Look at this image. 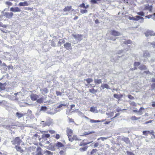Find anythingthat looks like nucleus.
Masks as SVG:
<instances>
[{"mask_svg": "<svg viewBox=\"0 0 155 155\" xmlns=\"http://www.w3.org/2000/svg\"><path fill=\"white\" fill-rule=\"evenodd\" d=\"M22 142V141L19 137H16L11 141V142L13 145L17 144L19 145Z\"/></svg>", "mask_w": 155, "mask_h": 155, "instance_id": "f257e3e1", "label": "nucleus"}, {"mask_svg": "<svg viewBox=\"0 0 155 155\" xmlns=\"http://www.w3.org/2000/svg\"><path fill=\"white\" fill-rule=\"evenodd\" d=\"M66 132L68 139L70 137H71L73 134V130L69 128L68 127L67 128Z\"/></svg>", "mask_w": 155, "mask_h": 155, "instance_id": "f03ea898", "label": "nucleus"}, {"mask_svg": "<svg viewBox=\"0 0 155 155\" xmlns=\"http://www.w3.org/2000/svg\"><path fill=\"white\" fill-rule=\"evenodd\" d=\"M128 19L130 20H133L134 21H138L139 19H143V17H141L139 16H136L135 17H131L129 16L128 17Z\"/></svg>", "mask_w": 155, "mask_h": 155, "instance_id": "7ed1b4c3", "label": "nucleus"}, {"mask_svg": "<svg viewBox=\"0 0 155 155\" xmlns=\"http://www.w3.org/2000/svg\"><path fill=\"white\" fill-rule=\"evenodd\" d=\"M4 15L6 18L9 19L12 18L13 15V13L12 12L9 13L6 12L5 13Z\"/></svg>", "mask_w": 155, "mask_h": 155, "instance_id": "20e7f679", "label": "nucleus"}, {"mask_svg": "<svg viewBox=\"0 0 155 155\" xmlns=\"http://www.w3.org/2000/svg\"><path fill=\"white\" fill-rule=\"evenodd\" d=\"M30 97L31 100L33 101H35L37 100L39 97L38 95L34 94H31Z\"/></svg>", "mask_w": 155, "mask_h": 155, "instance_id": "39448f33", "label": "nucleus"}, {"mask_svg": "<svg viewBox=\"0 0 155 155\" xmlns=\"http://www.w3.org/2000/svg\"><path fill=\"white\" fill-rule=\"evenodd\" d=\"M110 32L111 35L114 36H118L120 35V32L114 30H112Z\"/></svg>", "mask_w": 155, "mask_h": 155, "instance_id": "423d86ee", "label": "nucleus"}, {"mask_svg": "<svg viewBox=\"0 0 155 155\" xmlns=\"http://www.w3.org/2000/svg\"><path fill=\"white\" fill-rule=\"evenodd\" d=\"M10 10L13 12H20L21 11V10L18 7H11L10 8Z\"/></svg>", "mask_w": 155, "mask_h": 155, "instance_id": "0eeeda50", "label": "nucleus"}, {"mask_svg": "<svg viewBox=\"0 0 155 155\" xmlns=\"http://www.w3.org/2000/svg\"><path fill=\"white\" fill-rule=\"evenodd\" d=\"M69 140L72 142L73 140H80L78 138L77 136L76 135H74L72 137H71L68 139Z\"/></svg>", "mask_w": 155, "mask_h": 155, "instance_id": "6e6552de", "label": "nucleus"}, {"mask_svg": "<svg viewBox=\"0 0 155 155\" xmlns=\"http://www.w3.org/2000/svg\"><path fill=\"white\" fill-rule=\"evenodd\" d=\"M72 35L74 38L77 39L79 41H81L82 39V35L77 34L73 35Z\"/></svg>", "mask_w": 155, "mask_h": 155, "instance_id": "1a4fd4ad", "label": "nucleus"}, {"mask_svg": "<svg viewBox=\"0 0 155 155\" xmlns=\"http://www.w3.org/2000/svg\"><path fill=\"white\" fill-rule=\"evenodd\" d=\"M64 47L67 50L71 49V44L68 42H66L64 45Z\"/></svg>", "mask_w": 155, "mask_h": 155, "instance_id": "9d476101", "label": "nucleus"}, {"mask_svg": "<svg viewBox=\"0 0 155 155\" xmlns=\"http://www.w3.org/2000/svg\"><path fill=\"white\" fill-rule=\"evenodd\" d=\"M143 9L144 10H147L150 12H151L152 10V6H149L148 5H144Z\"/></svg>", "mask_w": 155, "mask_h": 155, "instance_id": "9b49d317", "label": "nucleus"}, {"mask_svg": "<svg viewBox=\"0 0 155 155\" xmlns=\"http://www.w3.org/2000/svg\"><path fill=\"white\" fill-rule=\"evenodd\" d=\"M72 9L71 6H66L63 9V11L64 12H69Z\"/></svg>", "mask_w": 155, "mask_h": 155, "instance_id": "f8f14e48", "label": "nucleus"}, {"mask_svg": "<svg viewBox=\"0 0 155 155\" xmlns=\"http://www.w3.org/2000/svg\"><path fill=\"white\" fill-rule=\"evenodd\" d=\"M42 150L40 147H38L36 150V155H43Z\"/></svg>", "mask_w": 155, "mask_h": 155, "instance_id": "ddd939ff", "label": "nucleus"}, {"mask_svg": "<svg viewBox=\"0 0 155 155\" xmlns=\"http://www.w3.org/2000/svg\"><path fill=\"white\" fill-rule=\"evenodd\" d=\"M55 146L57 148L59 149L60 148H61L64 147V145L62 143H61L58 142L56 144Z\"/></svg>", "mask_w": 155, "mask_h": 155, "instance_id": "4468645a", "label": "nucleus"}, {"mask_svg": "<svg viewBox=\"0 0 155 155\" xmlns=\"http://www.w3.org/2000/svg\"><path fill=\"white\" fill-rule=\"evenodd\" d=\"M28 4L26 1L24 2H20L18 4V5L20 6H28Z\"/></svg>", "mask_w": 155, "mask_h": 155, "instance_id": "2eb2a0df", "label": "nucleus"}, {"mask_svg": "<svg viewBox=\"0 0 155 155\" xmlns=\"http://www.w3.org/2000/svg\"><path fill=\"white\" fill-rule=\"evenodd\" d=\"M17 151L21 153L23 152L24 150L21 149V147L19 146L16 145L15 147Z\"/></svg>", "mask_w": 155, "mask_h": 155, "instance_id": "dca6fc26", "label": "nucleus"}, {"mask_svg": "<svg viewBox=\"0 0 155 155\" xmlns=\"http://www.w3.org/2000/svg\"><path fill=\"white\" fill-rule=\"evenodd\" d=\"M50 136V135L49 134H43L41 136V138L44 140H47V139H45L49 138Z\"/></svg>", "mask_w": 155, "mask_h": 155, "instance_id": "f3484780", "label": "nucleus"}, {"mask_svg": "<svg viewBox=\"0 0 155 155\" xmlns=\"http://www.w3.org/2000/svg\"><path fill=\"white\" fill-rule=\"evenodd\" d=\"M89 91L92 94H94L97 92L98 90L97 89L95 90L94 88H92L89 89Z\"/></svg>", "mask_w": 155, "mask_h": 155, "instance_id": "a211bd4d", "label": "nucleus"}, {"mask_svg": "<svg viewBox=\"0 0 155 155\" xmlns=\"http://www.w3.org/2000/svg\"><path fill=\"white\" fill-rule=\"evenodd\" d=\"M101 87H102L103 89H104L105 88L107 89H110L109 85L106 84H102Z\"/></svg>", "mask_w": 155, "mask_h": 155, "instance_id": "6ab92c4d", "label": "nucleus"}, {"mask_svg": "<svg viewBox=\"0 0 155 155\" xmlns=\"http://www.w3.org/2000/svg\"><path fill=\"white\" fill-rule=\"evenodd\" d=\"M26 114H22L21 113H20L19 112H17L16 114V115L17 116L18 118H20L22 117L23 116H24V115H25Z\"/></svg>", "mask_w": 155, "mask_h": 155, "instance_id": "aec40b11", "label": "nucleus"}, {"mask_svg": "<svg viewBox=\"0 0 155 155\" xmlns=\"http://www.w3.org/2000/svg\"><path fill=\"white\" fill-rule=\"evenodd\" d=\"M139 68L141 70H145L147 69L146 65L144 64L141 65L139 67Z\"/></svg>", "mask_w": 155, "mask_h": 155, "instance_id": "412c9836", "label": "nucleus"}, {"mask_svg": "<svg viewBox=\"0 0 155 155\" xmlns=\"http://www.w3.org/2000/svg\"><path fill=\"white\" fill-rule=\"evenodd\" d=\"M41 91H42V93L43 94H45L48 92V90L46 88H45L42 89H41Z\"/></svg>", "mask_w": 155, "mask_h": 155, "instance_id": "4be33fe9", "label": "nucleus"}, {"mask_svg": "<svg viewBox=\"0 0 155 155\" xmlns=\"http://www.w3.org/2000/svg\"><path fill=\"white\" fill-rule=\"evenodd\" d=\"M37 102L39 104L42 103L44 101V98L43 97L38 99L37 100Z\"/></svg>", "mask_w": 155, "mask_h": 155, "instance_id": "5701e85b", "label": "nucleus"}, {"mask_svg": "<svg viewBox=\"0 0 155 155\" xmlns=\"http://www.w3.org/2000/svg\"><path fill=\"white\" fill-rule=\"evenodd\" d=\"M94 83L97 84H98L102 83L101 80V79H95L94 80Z\"/></svg>", "mask_w": 155, "mask_h": 155, "instance_id": "b1692460", "label": "nucleus"}, {"mask_svg": "<svg viewBox=\"0 0 155 155\" xmlns=\"http://www.w3.org/2000/svg\"><path fill=\"white\" fill-rule=\"evenodd\" d=\"M145 110V109L143 107H141L139 109V110L138 111V113H139V114L140 115L143 114V113L142 112V111L143 110Z\"/></svg>", "mask_w": 155, "mask_h": 155, "instance_id": "393cba45", "label": "nucleus"}, {"mask_svg": "<svg viewBox=\"0 0 155 155\" xmlns=\"http://www.w3.org/2000/svg\"><path fill=\"white\" fill-rule=\"evenodd\" d=\"M94 131H92L91 132H85L83 133V136H86L87 135L94 133Z\"/></svg>", "mask_w": 155, "mask_h": 155, "instance_id": "a878e982", "label": "nucleus"}, {"mask_svg": "<svg viewBox=\"0 0 155 155\" xmlns=\"http://www.w3.org/2000/svg\"><path fill=\"white\" fill-rule=\"evenodd\" d=\"M124 44L125 45L130 44L132 43V41L130 40H128L127 41H124Z\"/></svg>", "mask_w": 155, "mask_h": 155, "instance_id": "bb28decb", "label": "nucleus"}, {"mask_svg": "<svg viewBox=\"0 0 155 155\" xmlns=\"http://www.w3.org/2000/svg\"><path fill=\"white\" fill-rule=\"evenodd\" d=\"M87 148V147L86 146L80 148L79 149V150L81 152L84 151H86Z\"/></svg>", "mask_w": 155, "mask_h": 155, "instance_id": "cd10ccee", "label": "nucleus"}, {"mask_svg": "<svg viewBox=\"0 0 155 155\" xmlns=\"http://www.w3.org/2000/svg\"><path fill=\"white\" fill-rule=\"evenodd\" d=\"M84 81H86L87 83L89 84L93 81V80L91 78H88L85 79Z\"/></svg>", "mask_w": 155, "mask_h": 155, "instance_id": "c85d7f7f", "label": "nucleus"}, {"mask_svg": "<svg viewBox=\"0 0 155 155\" xmlns=\"http://www.w3.org/2000/svg\"><path fill=\"white\" fill-rule=\"evenodd\" d=\"M150 131L149 130L144 131L143 132V134L145 136H147L148 134H150Z\"/></svg>", "mask_w": 155, "mask_h": 155, "instance_id": "c756f323", "label": "nucleus"}, {"mask_svg": "<svg viewBox=\"0 0 155 155\" xmlns=\"http://www.w3.org/2000/svg\"><path fill=\"white\" fill-rule=\"evenodd\" d=\"M5 84H3L0 83V89L1 90H4L5 88Z\"/></svg>", "mask_w": 155, "mask_h": 155, "instance_id": "7c9ffc66", "label": "nucleus"}, {"mask_svg": "<svg viewBox=\"0 0 155 155\" xmlns=\"http://www.w3.org/2000/svg\"><path fill=\"white\" fill-rule=\"evenodd\" d=\"M122 140L127 143L130 142L129 139L128 137H124L122 138Z\"/></svg>", "mask_w": 155, "mask_h": 155, "instance_id": "2f4dec72", "label": "nucleus"}, {"mask_svg": "<svg viewBox=\"0 0 155 155\" xmlns=\"http://www.w3.org/2000/svg\"><path fill=\"white\" fill-rule=\"evenodd\" d=\"M45 153L47 155H52V153L50 151L46 150L45 151Z\"/></svg>", "mask_w": 155, "mask_h": 155, "instance_id": "473e14b6", "label": "nucleus"}, {"mask_svg": "<svg viewBox=\"0 0 155 155\" xmlns=\"http://www.w3.org/2000/svg\"><path fill=\"white\" fill-rule=\"evenodd\" d=\"M102 0H91V2L93 4H97V1H100Z\"/></svg>", "mask_w": 155, "mask_h": 155, "instance_id": "72a5a7b5", "label": "nucleus"}, {"mask_svg": "<svg viewBox=\"0 0 155 155\" xmlns=\"http://www.w3.org/2000/svg\"><path fill=\"white\" fill-rule=\"evenodd\" d=\"M140 118V117H137L135 116H133L131 117V119L132 120H137Z\"/></svg>", "mask_w": 155, "mask_h": 155, "instance_id": "f704fd0d", "label": "nucleus"}, {"mask_svg": "<svg viewBox=\"0 0 155 155\" xmlns=\"http://www.w3.org/2000/svg\"><path fill=\"white\" fill-rule=\"evenodd\" d=\"M59 155H66L65 150L63 151L62 150H61L59 152Z\"/></svg>", "mask_w": 155, "mask_h": 155, "instance_id": "c9c22d12", "label": "nucleus"}, {"mask_svg": "<svg viewBox=\"0 0 155 155\" xmlns=\"http://www.w3.org/2000/svg\"><path fill=\"white\" fill-rule=\"evenodd\" d=\"M90 122L92 123H97V122H101V121L99 120H90Z\"/></svg>", "mask_w": 155, "mask_h": 155, "instance_id": "e433bc0d", "label": "nucleus"}, {"mask_svg": "<svg viewBox=\"0 0 155 155\" xmlns=\"http://www.w3.org/2000/svg\"><path fill=\"white\" fill-rule=\"evenodd\" d=\"M137 14L138 15H140L141 16H144V13L143 12H138L137 13Z\"/></svg>", "mask_w": 155, "mask_h": 155, "instance_id": "4c0bfd02", "label": "nucleus"}, {"mask_svg": "<svg viewBox=\"0 0 155 155\" xmlns=\"http://www.w3.org/2000/svg\"><path fill=\"white\" fill-rule=\"evenodd\" d=\"M140 64L139 62H135L134 64V66H138Z\"/></svg>", "mask_w": 155, "mask_h": 155, "instance_id": "58836bf2", "label": "nucleus"}, {"mask_svg": "<svg viewBox=\"0 0 155 155\" xmlns=\"http://www.w3.org/2000/svg\"><path fill=\"white\" fill-rule=\"evenodd\" d=\"M149 35H150V36H154L155 35V33H154L153 31H149Z\"/></svg>", "mask_w": 155, "mask_h": 155, "instance_id": "ea45409f", "label": "nucleus"}, {"mask_svg": "<svg viewBox=\"0 0 155 155\" xmlns=\"http://www.w3.org/2000/svg\"><path fill=\"white\" fill-rule=\"evenodd\" d=\"M130 105L132 106L136 107L137 106L136 104L134 101L130 103Z\"/></svg>", "mask_w": 155, "mask_h": 155, "instance_id": "a19ab883", "label": "nucleus"}, {"mask_svg": "<svg viewBox=\"0 0 155 155\" xmlns=\"http://www.w3.org/2000/svg\"><path fill=\"white\" fill-rule=\"evenodd\" d=\"M80 12L81 14H84L85 13H87V10H86V9H84V10L81 9L80 11Z\"/></svg>", "mask_w": 155, "mask_h": 155, "instance_id": "79ce46f5", "label": "nucleus"}, {"mask_svg": "<svg viewBox=\"0 0 155 155\" xmlns=\"http://www.w3.org/2000/svg\"><path fill=\"white\" fill-rule=\"evenodd\" d=\"M97 151V149H93L91 152V154L92 155L94 154Z\"/></svg>", "mask_w": 155, "mask_h": 155, "instance_id": "37998d69", "label": "nucleus"}, {"mask_svg": "<svg viewBox=\"0 0 155 155\" xmlns=\"http://www.w3.org/2000/svg\"><path fill=\"white\" fill-rule=\"evenodd\" d=\"M5 4L6 5H8L9 6H12V3L11 2H5Z\"/></svg>", "mask_w": 155, "mask_h": 155, "instance_id": "c03bdc74", "label": "nucleus"}, {"mask_svg": "<svg viewBox=\"0 0 155 155\" xmlns=\"http://www.w3.org/2000/svg\"><path fill=\"white\" fill-rule=\"evenodd\" d=\"M127 97L128 98L130 99L133 100L134 99V97L130 94L128 95Z\"/></svg>", "mask_w": 155, "mask_h": 155, "instance_id": "a18cd8bd", "label": "nucleus"}, {"mask_svg": "<svg viewBox=\"0 0 155 155\" xmlns=\"http://www.w3.org/2000/svg\"><path fill=\"white\" fill-rule=\"evenodd\" d=\"M126 153L127 155H135V154L132 152L127 151Z\"/></svg>", "mask_w": 155, "mask_h": 155, "instance_id": "49530a36", "label": "nucleus"}, {"mask_svg": "<svg viewBox=\"0 0 155 155\" xmlns=\"http://www.w3.org/2000/svg\"><path fill=\"white\" fill-rule=\"evenodd\" d=\"M47 109V107L45 106H42L41 107V110L46 111Z\"/></svg>", "mask_w": 155, "mask_h": 155, "instance_id": "de8ad7c7", "label": "nucleus"}, {"mask_svg": "<svg viewBox=\"0 0 155 155\" xmlns=\"http://www.w3.org/2000/svg\"><path fill=\"white\" fill-rule=\"evenodd\" d=\"M114 97L115 98H117V99H119L120 98V97L119 95L117 94H114Z\"/></svg>", "mask_w": 155, "mask_h": 155, "instance_id": "09e8293b", "label": "nucleus"}, {"mask_svg": "<svg viewBox=\"0 0 155 155\" xmlns=\"http://www.w3.org/2000/svg\"><path fill=\"white\" fill-rule=\"evenodd\" d=\"M95 108L93 107H91L90 108V111L92 112H94L95 111Z\"/></svg>", "mask_w": 155, "mask_h": 155, "instance_id": "8fccbe9b", "label": "nucleus"}, {"mask_svg": "<svg viewBox=\"0 0 155 155\" xmlns=\"http://www.w3.org/2000/svg\"><path fill=\"white\" fill-rule=\"evenodd\" d=\"M56 94L57 96H61L62 94V93L58 91H56Z\"/></svg>", "mask_w": 155, "mask_h": 155, "instance_id": "3c124183", "label": "nucleus"}, {"mask_svg": "<svg viewBox=\"0 0 155 155\" xmlns=\"http://www.w3.org/2000/svg\"><path fill=\"white\" fill-rule=\"evenodd\" d=\"M57 139H58L60 138V135L59 134H56L54 137Z\"/></svg>", "mask_w": 155, "mask_h": 155, "instance_id": "603ef678", "label": "nucleus"}, {"mask_svg": "<svg viewBox=\"0 0 155 155\" xmlns=\"http://www.w3.org/2000/svg\"><path fill=\"white\" fill-rule=\"evenodd\" d=\"M100 139L101 140H102L104 141V140L107 139V138L105 137H100V138H98L97 139V140H99Z\"/></svg>", "mask_w": 155, "mask_h": 155, "instance_id": "864d4df0", "label": "nucleus"}, {"mask_svg": "<svg viewBox=\"0 0 155 155\" xmlns=\"http://www.w3.org/2000/svg\"><path fill=\"white\" fill-rule=\"evenodd\" d=\"M0 27H2L3 28H6V26L5 25H3L2 22H0Z\"/></svg>", "mask_w": 155, "mask_h": 155, "instance_id": "5fc2aeb1", "label": "nucleus"}, {"mask_svg": "<svg viewBox=\"0 0 155 155\" xmlns=\"http://www.w3.org/2000/svg\"><path fill=\"white\" fill-rule=\"evenodd\" d=\"M64 40L62 41H59L58 42V45H59L61 46L62 43H64Z\"/></svg>", "mask_w": 155, "mask_h": 155, "instance_id": "6e6d98bb", "label": "nucleus"}, {"mask_svg": "<svg viewBox=\"0 0 155 155\" xmlns=\"http://www.w3.org/2000/svg\"><path fill=\"white\" fill-rule=\"evenodd\" d=\"M150 45H152L153 48H155V41L150 43Z\"/></svg>", "mask_w": 155, "mask_h": 155, "instance_id": "4d7b16f0", "label": "nucleus"}, {"mask_svg": "<svg viewBox=\"0 0 155 155\" xmlns=\"http://www.w3.org/2000/svg\"><path fill=\"white\" fill-rule=\"evenodd\" d=\"M99 145V143L97 142H96L94 143V147H97Z\"/></svg>", "mask_w": 155, "mask_h": 155, "instance_id": "13d9d810", "label": "nucleus"}, {"mask_svg": "<svg viewBox=\"0 0 155 155\" xmlns=\"http://www.w3.org/2000/svg\"><path fill=\"white\" fill-rule=\"evenodd\" d=\"M38 136V135L36 134L33 135V138H34L35 139H36V138H37Z\"/></svg>", "mask_w": 155, "mask_h": 155, "instance_id": "bf43d9fd", "label": "nucleus"}, {"mask_svg": "<svg viewBox=\"0 0 155 155\" xmlns=\"http://www.w3.org/2000/svg\"><path fill=\"white\" fill-rule=\"evenodd\" d=\"M153 121V120H149L148 121H146V122H145L144 124H148V123H151Z\"/></svg>", "mask_w": 155, "mask_h": 155, "instance_id": "052dcab7", "label": "nucleus"}, {"mask_svg": "<svg viewBox=\"0 0 155 155\" xmlns=\"http://www.w3.org/2000/svg\"><path fill=\"white\" fill-rule=\"evenodd\" d=\"M85 4L84 3H82L79 6L81 7H82L84 8L85 7Z\"/></svg>", "mask_w": 155, "mask_h": 155, "instance_id": "680f3d73", "label": "nucleus"}, {"mask_svg": "<svg viewBox=\"0 0 155 155\" xmlns=\"http://www.w3.org/2000/svg\"><path fill=\"white\" fill-rule=\"evenodd\" d=\"M155 132L153 130H151V131H150V134H152L153 136L154 135Z\"/></svg>", "mask_w": 155, "mask_h": 155, "instance_id": "e2e57ef3", "label": "nucleus"}, {"mask_svg": "<svg viewBox=\"0 0 155 155\" xmlns=\"http://www.w3.org/2000/svg\"><path fill=\"white\" fill-rule=\"evenodd\" d=\"M143 73H144L146 74H150V72L148 70V71H144Z\"/></svg>", "mask_w": 155, "mask_h": 155, "instance_id": "0e129e2a", "label": "nucleus"}, {"mask_svg": "<svg viewBox=\"0 0 155 155\" xmlns=\"http://www.w3.org/2000/svg\"><path fill=\"white\" fill-rule=\"evenodd\" d=\"M149 31H147L145 33V35L146 36L148 37V36H150V35H149Z\"/></svg>", "mask_w": 155, "mask_h": 155, "instance_id": "69168bd1", "label": "nucleus"}, {"mask_svg": "<svg viewBox=\"0 0 155 155\" xmlns=\"http://www.w3.org/2000/svg\"><path fill=\"white\" fill-rule=\"evenodd\" d=\"M149 31H147L145 33V35L146 36L148 37V36H150V35H149Z\"/></svg>", "mask_w": 155, "mask_h": 155, "instance_id": "338daca9", "label": "nucleus"}, {"mask_svg": "<svg viewBox=\"0 0 155 155\" xmlns=\"http://www.w3.org/2000/svg\"><path fill=\"white\" fill-rule=\"evenodd\" d=\"M49 132L51 134H52L55 133V131L53 130H49Z\"/></svg>", "mask_w": 155, "mask_h": 155, "instance_id": "774afa93", "label": "nucleus"}]
</instances>
